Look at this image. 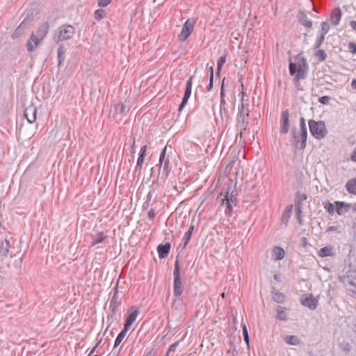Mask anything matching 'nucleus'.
Wrapping results in <instances>:
<instances>
[{
  "mask_svg": "<svg viewBox=\"0 0 356 356\" xmlns=\"http://www.w3.org/2000/svg\"><path fill=\"white\" fill-rule=\"evenodd\" d=\"M296 63L289 62V69L291 76H295V81L298 82L300 79H305L308 71V64L305 57L298 54L296 56Z\"/></svg>",
  "mask_w": 356,
  "mask_h": 356,
  "instance_id": "nucleus-1",
  "label": "nucleus"
},
{
  "mask_svg": "<svg viewBox=\"0 0 356 356\" xmlns=\"http://www.w3.org/2000/svg\"><path fill=\"white\" fill-rule=\"evenodd\" d=\"M309 127L312 136L316 139H322L327 134V131L323 121L310 120L309 121Z\"/></svg>",
  "mask_w": 356,
  "mask_h": 356,
  "instance_id": "nucleus-2",
  "label": "nucleus"
},
{
  "mask_svg": "<svg viewBox=\"0 0 356 356\" xmlns=\"http://www.w3.org/2000/svg\"><path fill=\"white\" fill-rule=\"evenodd\" d=\"M173 293L175 297L178 298L183 293V286L181 278V268L179 261L177 259L175 264L173 271Z\"/></svg>",
  "mask_w": 356,
  "mask_h": 356,
  "instance_id": "nucleus-3",
  "label": "nucleus"
},
{
  "mask_svg": "<svg viewBox=\"0 0 356 356\" xmlns=\"http://www.w3.org/2000/svg\"><path fill=\"white\" fill-rule=\"evenodd\" d=\"M75 33V29L72 25L63 24L58 29L55 33L54 40L58 42L70 39Z\"/></svg>",
  "mask_w": 356,
  "mask_h": 356,
  "instance_id": "nucleus-4",
  "label": "nucleus"
},
{
  "mask_svg": "<svg viewBox=\"0 0 356 356\" xmlns=\"http://www.w3.org/2000/svg\"><path fill=\"white\" fill-rule=\"evenodd\" d=\"M195 21L194 19H188L184 24L181 31L178 35V38L181 42H184L191 35L194 29Z\"/></svg>",
  "mask_w": 356,
  "mask_h": 356,
  "instance_id": "nucleus-5",
  "label": "nucleus"
},
{
  "mask_svg": "<svg viewBox=\"0 0 356 356\" xmlns=\"http://www.w3.org/2000/svg\"><path fill=\"white\" fill-rule=\"evenodd\" d=\"M42 40V38L35 35L34 32H32L30 38L26 42V48L28 51L33 52L35 51Z\"/></svg>",
  "mask_w": 356,
  "mask_h": 356,
  "instance_id": "nucleus-6",
  "label": "nucleus"
},
{
  "mask_svg": "<svg viewBox=\"0 0 356 356\" xmlns=\"http://www.w3.org/2000/svg\"><path fill=\"white\" fill-rule=\"evenodd\" d=\"M248 116H249V110L248 108L245 109L244 104H241V108L239 111L238 115V120L241 121V129L243 130L246 129V127L248 124Z\"/></svg>",
  "mask_w": 356,
  "mask_h": 356,
  "instance_id": "nucleus-7",
  "label": "nucleus"
},
{
  "mask_svg": "<svg viewBox=\"0 0 356 356\" xmlns=\"http://www.w3.org/2000/svg\"><path fill=\"white\" fill-rule=\"evenodd\" d=\"M37 108L33 104H30L24 110V115L29 123H33L36 120Z\"/></svg>",
  "mask_w": 356,
  "mask_h": 356,
  "instance_id": "nucleus-8",
  "label": "nucleus"
},
{
  "mask_svg": "<svg viewBox=\"0 0 356 356\" xmlns=\"http://www.w3.org/2000/svg\"><path fill=\"white\" fill-rule=\"evenodd\" d=\"M300 303L312 310H314L318 305V299L314 298L312 294L300 298Z\"/></svg>",
  "mask_w": 356,
  "mask_h": 356,
  "instance_id": "nucleus-9",
  "label": "nucleus"
},
{
  "mask_svg": "<svg viewBox=\"0 0 356 356\" xmlns=\"http://www.w3.org/2000/svg\"><path fill=\"white\" fill-rule=\"evenodd\" d=\"M139 314V310L138 309H136L134 311H132L127 317L125 318L124 324V329L125 330L129 331L133 323L136 321L138 316Z\"/></svg>",
  "mask_w": 356,
  "mask_h": 356,
  "instance_id": "nucleus-10",
  "label": "nucleus"
},
{
  "mask_svg": "<svg viewBox=\"0 0 356 356\" xmlns=\"http://www.w3.org/2000/svg\"><path fill=\"white\" fill-rule=\"evenodd\" d=\"M289 113L288 110L283 111L281 113V127L280 132L286 134L289 131Z\"/></svg>",
  "mask_w": 356,
  "mask_h": 356,
  "instance_id": "nucleus-11",
  "label": "nucleus"
},
{
  "mask_svg": "<svg viewBox=\"0 0 356 356\" xmlns=\"http://www.w3.org/2000/svg\"><path fill=\"white\" fill-rule=\"evenodd\" d=\"M146 152H147V145H143L140 149L139 156L137 159V163H136V169H135L136 172H139V173L140 172L143 163H144L145 156L146 155Z\"/></svg>",
  "mask_w": 356,
  "mask_h": 356,
  "instance_id": "nucleus-12",
  "label": "nucleus"
},
{
  "mask_svg": "<svg viewBox=\"0 0 356 356\" xmlns=\"http://www.w3.org/2000/svg\"><path fill=\"white\" fill-rule=\"evenodd\" d=\"M162 168V171L160 168L159 169L157 179L161 180L163 182H165L170 173L171 168L170 167V164L167 163H165V165H163Z\"/></svg>",
  "mask_w": 356,
  "mask_h": 356,
  "instance_id": "nucleus-13",
  "label": "nucleus"
},
{
  "mask_svg": "<svg viewBox=\"0 0 356 356\" xmlns=\"http://www.w3.org/2000/svg\"><path fill=\"white\" fill-rule=\"evenodd\" d=\"M336 212L338 215L341 216L351 207V204L345 202L335 201Z\"/></svg>",
  "mask_w": 356,
  "mask_h": 356,
  "instance_id": "nucleus-14",
  "label": "nucleus"
},
{
  "mask_svg": "<svg viewBox=\"0 0 356 356\" xmlns=\"http://www.w3.org/2000/svg\"><path fill=\"white\" fill-rule=\"evenodd\" d=\"M171 244L168 242L165 244H159L157 247V252L160 259L165 258L169 254Z\"/></svg>",
  "mask_w": 356,
  "mask_h": 356,
  "instance_id": "nucleus-15",
  "label": "nucleus"
},
{
  "mask_svg": "<svg viewBox=\"0 0 356 356\" xmlns=\"http://www.w3.org/2000/svg\"><path fill=\"white\" fill-rule=\"evenodd\" d=\"M49 22H44L38 26L36 33H35L44 40L49 31Z\"/></svg>",
  "mask_w": 356,
  "mask_h": 356,
  "instance_id": "nucleus-16",
  "label": "nucleus"
},
{
  "mask_svg": "<svg viewBox=\"0 0 356 356\" xmlns=\"http://www.w3.org/2000/svg\"><path fill=\"white\" fill-rule=\"evenodd\" d=\"M285 256L284 250L280 246H275L273 249L272 257L275 261H280L284 259Z\"/></svg>",
  "mask_w": 356,
  "mask_h": 356,
  "instance_id": "nucleus-17",
  "label": "nucleus"
},
{
  "mask_svg": "<svg viewBox=\"0 0 356 356\" xmlns=\"http://www.w3.org/2000/svg\"><path fill=\"white\" fill-rule=\"evenodd\" d=\"M29 25V22L26 20V19H24L20 24L18 26V27L15 29V32L13 34V38H16L21 35L24 33L25 30L27 29Z\"/></svg>",
  "mask_w": 356,
  "mask_h": 356,
  "instance_id": "nucleus-18",
  "label": "nucleus"
},
{
  "mask_svg": "<svg viewBox=\"0 0 356 356\" xmlns=\"http://www.w3.org/2000/svg\"><path fill=\"white\" fill-rule=\"evenodd\" d=\"M341 17V13L339 8H334L332 10L330 15V21L332 24L338 25Z\"/></svg>",
  "mask_w": 356,
  "mask_h": 356,
  "instance_id": "nucleus-19",
  "label": "nucleus"
},
{
  "mask_svg": "<svg viewBox=\"0 0 356 356\" xmlns=\"http://www.w3.org/2000/svg\"><path fill=\"white\" fill-rule=\"evenodd\" d=\"M346 189L349 194L356 195V177L352 178L347 181Z\"/></svg>",
  "mask_w": 356,
  "mask_h": 356,
  "instance_id": "nucleus-20",
  "label": "nucleus"
},
{
  "mask_svg": "<svg viewBox=\"0 0 356 356\" xmlns=\"http://www.w3.org/2000/svg\"><path fill=\"white\" fill-rule=\"evenodd\" d=\"M320 257H332L334 255L333 248L331 246H325L321 248L318 252Z\"/></svg>",
  "mask_w": 356,
  "mask_h": 356,
  "instance_id": "nucleus-21",
  "label": "nucleus"
},
{
  "mask_svg": "<svg viewBox=\"0 0 356 356\" xmlns=\"http://www.w3.org/2000/svg\"><path fill=\"white\" fill-rule=\"evenodd\" d=\"M299 22L302 25L307 28H311L312 26V22L308 19L307 15L304 12H300Z\"/></svg>",
  "mask_w": 356,
  "mask_h": 356,
  "instance_id": "nucleus-22",
  "label": "nucleus"
},
{
  "mask_svg": "<svg viewBox=\"0 0 356 356\" xmlns=\"http://www.w3.org/2000/svg\"><path fill=\"white\" fill-rule=\"evenodd\" d=\"M127 332V330H125V329L123 328V330L117 336L115 340L114 346L113 349V354H115V349L121 343L122 340L126 337Z\"/></svg>",
  "mask_w": 356,
  "mask_h": 356,
  "instance_id": "nucleus-23",
  "label": "nucleus"
},
{
  "mask_svg": "<svg viewBox=\"0 0 356 356\" xmlns=\"http://www.w3.org/2000/svg\"><path fill=\"white\" fill-rule=\"evenodd\" d=\"M106 238H107V236L104 235L103 232H99L97 236H92L90 245L94 246L98 243H102Z\"/></svg>",
  "mask_w": 356,
  "mask_h": 356,
  "instance_id": "nucleus-24",
  "label": "nucleus"
},
{
  "mask_svg": "<svg viewBox=\"0 0 356 356\" xmlns=\"http://www.w3.org/2000/svg\"><path fill=\"white\" fill-rule=\"evenodd\" d=\"M10 239H12V237L8 238V236H6L4 241H1V254L6 255L9 252Z\"/></svg>",
  "mask_w": 356,
  "mask_h": 356,
  "instance_id": "nucleus-25",
  "label": "nucleus"
},
{
  "mask_svg": "<svg viewBox=\"0 0 356 356\" xmlns=\"http://www.w3.org/2000/svg\"><path fill=\"white\" fill-rule=\"evenodd\" d=\"M115 113L123 115L125 113L126 106L121 102H118L113 105Z\"/></svg>",
  "mask_w": 356,
  "mask_h": 356,
  "instance_id": "nucleus-26",
  "label": "nucleus"
},
{
  "mask_svg": "<svg viewBox=\"0 0 356 356\" xmlns=\"http://www.w3.org/2000/svg\"><path fill=\"white\" fill-rule=\"evenodd\" d=\"M65 49L63 44H60L57 49V58L58 62V66L60 65L65 58Z\"/></svg>",
  "mask_w": 356,
  "mask_h": 356,
  "instance_id": "nucleus-27",
  "label": "nucleus"
},
{
  "mask_svg": "<svg viewBox=\"0 0 356 356\" xmlns=\"http://www.w3.org/2000/svg\"><path fill=\"white\" fill-rule=\"evenodd\" d=\"M276 318L281 321H286L287 319V314L284 308L280 306L277 307Z\"/></svg>",
  "mask_w": 356,
  "mask_h": 356,
  "instance_id": "nucleus-28",
  "label": "nucleus"
},
{
  "mask_svg": "<svg viewBox=\"0 0 356 356\" xmlns=\"http://www.w3.org/2000/svg\"><path fill=\"white\" fill-rule=\"evenodd\" d=\"M272 297L273 300L278 303H282L285 300V296L284 293L279 291H273Z\"/></svg>",
  "mask_w": 356,
  "mask_h": 356,
  "instance_id": "nucleus-29",
  "label": "nucleus"
},
{
  "mask_svg": "<svg viewBox=\"0 0 356 356\" xmlns=\"http://www.w3.org/2000/svg\"><path fill=\"white\" fill-rule=\"evenodd\" d=\"M117 291H115V293H114L113 296L112 297V299L111 300V302H110V305H109V309L111 311H112V312L114 314L116 310H117V308L119 305V303L117 301Z\"/></svg>",
  "mask_w": 356,
  "mask_h": 356,
  "instance_id": "nucleus-30",
  "label": "nucleus"
},
{
  "mask_svg": "<svg viewBox=\"0 0 356 356\" xmlns=\"http://www.w3.org/2000/svg\"><path fill=\"white\" fill-rule=\"evenodd\" d=\"M229 201L231 204L236 205V193L234 191L231 193L227 192V194L223 200V202Z\"/></svg>",
  "mask_w": 356,
  "mask_h": 356,
  "instance_id": "nucleus-31",
  "label": "nucleus"
},
{
  "mask_svg": "<svg viewBox=\"0 0 356 356\" xmlns=\"http://www.w3.org/2000/svg\"><path fill=\"white\" fill-rule=\"evenodd\" d=\"M192 85H193V76H191L186 81L185 92H184V97H186L188 98L191 97Z\"/></svg>",
  "mask_w": 356,
  "mask_h": 356,
  "instance_id": "nucleus-32",
  "label": "nucleus"
},
{
  "mask_svg": "<svg viewBox=\"0 0 356 356\" xmlns=\"http://www.w3.org/2000/svg\"><path fill=\"white\" fill-rule=\"evenodd\" d=\"M285 342L289 345H298L300 343V340L296 336L287 335L285 337Z\"/></svg>",
  "mask_w": 356,
  "mask_h": 356,
  "instance_id": "nucleus-33",
  "label": "nucleus"
},
{
  "mask_svg": "<svg viewBox=\"0 0 356 356\" xmlns=\"http://www.w3.org/2000/svg\"><path fill=\"white\" fill-rule=\"evenodd\" d=\"M315 57L317 58L318 61L322 62L324 61L327 58V54L322 49L317 50L315 54Z\"/></svg>",
  "mask_w": 356,
  "mask_h": 356,
  "instance_id": "nucleus-34",
  "label": "nucleus"
},
{
  "mask_svg": "<svg viewBox=\"0 0 356 356\" xmlns=\"http://www.w3.org/2000/svg\"><path fill=\"white\" fill-rule=\"evenodd\" d=\"M302 204L300 202H296L295 203V210L297 216V218L300 223H301V218H302Z\"/></svg>",
  "mask_w": 356,
  "mask_h": 356,
  "instance_id": "nucleus-35",
  "label": "nucleus"
},
{
  "mask_svg": "<svg viewBox=\"0 0 356 356\" xmlns=\"http://www.w3.org/2000/svg\"><path fill=\"white\" fill-rule=\"evenodd\" d=\"M106 16V12L103 9H97L95 12V19L96 20H101Z\"/></svg>",
  "mask_w": 356,
  "mask_h": 356,
  "instance_id": "nucleus-36",
  "label": "nucleus"
},
{
  "mask_svg": "<svg viewBox=\"0 0 356 356\" xmlns=\"http://www.w3.org/2000/svg\"><path fill=\"white\" fill-rule=\"evenodd\" d=\"M225 62H226V56H222L219 58V59L218 60V62H217V74H220L222 67L225 64Z\"/></svg>",
  "mask_w": 356,
  "mask_h": 356,
  "instance_id": "nucleus-37",
  "label": "nucleus"
},
{
  "mask_svg": "<svg viewBox=\"0 0 356 356\" xmlns=\"http://www.w3.org/2000/svg\"><path fill=\"white\" fill-rule=\"evenodd\" d=\"M210 71L209 83L207 87L208 91L211 90L213 86V67L212 66L210 67Z\"/></svg>",
  "mask_w": 356,
  "mask_h": 356,
  "instance_id": "nucleus-38",
  "label": "nucleus"
},
{
  "mask_svg": "<svg viewBox=\"0 0 356 356\" xmlns=\"http://www.w3.org/2000/svg\"><path fill=\"white\" fill-rule=\"evenodd\" d=\"M325 40V36L323 35H319L314 43V49H317L321 46V44L323 43Z\"/></svg>",
  "mask_w": 356,
  "mask_h": 356,
  "instance_id": "nucleus-39",
  "label": "nucleus"
},
{
  "mask_svg": "<svg viewBox=\"0 0 356 356\" xmlns=\"http://www.w3.org/2000/svg\"><path fill=\"white\" fill-rule=\"evenodd\" d=\"M324 207L327 210V211L328 212V213L330 215L334 214V205L330 202L327 201L325 204Z\"/></svg>",
  "mask_w": 356,
  "mask_h": 356,
  "instance_id": "nucleus-40",
  "label": "nucleus"
},
{
  "mask_svg": "<svg viewBox=\"0 0 356 356\" xmlns=\"http://www.w3.org/2000/svg\"><path fill=\"white\" fill-rule=\"evenodd\" d=\"M321 31L322 33L321 35H323L324 36L328 33L330 26L327 22H323L321 24Z\"/></svg>",
  "mask_w": 356,
  "mask_h": 356,
  "instance_id": "nucleus-41",
  "label": "nucleus"
},
{
  "mask_svg": "<svg viewBox=\"0 0 356 356\" xmlns=\"http://www.w3.org/2000/svg\"><path fill=\"white\" fill-rule=\"evenodd\" d=\"M243 335L244 341L248 346L249 342H250V339H249V334H248V329H247L245 324L243 325Z\"/></svg>",
  "mask_w": 356,
  "mask_h": 356,
  "instance_id": "nucleus-42",
  "label": "nucleus"
},
{
  "mask_svg": "<svg viewBox=\"0 0 356 356\" xmlns=\"http://www.w3.org/2000/svg\"><path fill=\"white\" fill-rule=\"evenodd\" d=\"M226 209L225 210V213L226 215L231 214L233 209V204H231L229 201L225 202Z\"/></svg>",
  "mask_w": 356,
  "mask_h": 356,
  "instance_id": "nucleus-43",
  "label": "nucleus"
},
{
  "mask_svg": "<svg viewBox=\"0 0 356 356\" xmlns=\"http://www.w3.org/2000/svg\"><path fill=\"white\" fill-rule=\"evenodd\" d=\"M191 235L190 233H185L184 236V244H183V248H185L186 247V245H188L190 239H191Z\"/></svg>",
  "mask_w": 356,
  "mask_h": 356,
  "instance_id": "nucleus-44",
  "label": "nucleus"
},
{
  "mask_svg": "<svg viewBox=\"0 0 356 356\" xmlns=\"http://www.w3.org/2000/svg\"><path fill=\"white\" fill-rule=\"evenodd\" d=\"M152 194L151 192L148 193L147 195V199L145 200V202L143 203V207L144 209H147L148 207H149V204L152 200Z\"/></svg>",
  "mask_w": 356,
  "mask_h": 356,
  "instance_id": "nucleus-45",
  "label": "nucleus"
},
{
  "mask_svg": "<svg viewBox=\"0 0 356 356\" xmlns=\"http://www.w3.org/2000/svg\"><path fill=\"white\" fill-rule=\"evenodd\" d=\"M179 343H180V341H177L175 343H173L172 344H171L168 349V353L175 352L176 350V348H177V346L179 345Z\"/></svg>",
  "mask_w": 356,
  "mask_h": 356,
  "instance_id": "nucleus-46",
  "label": "nucleus"
},
{
  "mask_svg": "<svg viewBox=\"0 0 356 356\" xmlns=\"http://www.w3.org/2000/svg\"><path fill=\"white\" fill-rule=\"evenodd\" d=\"M330 97L329 96H323L318 99V102L322 104H327L330 102Z\"/></svg>",
  "mask_w": 356,
  "mask_h": 356,
  "instance_id": "nucleus-47",
  "label": "nucleus"
},
{
  "mask_svg": "<svg viewBox=\"0 0 356 356\" xmlns=\"http://www.w3.org/2000/svg\"><path fill=\"white\" fill-rule=\"evenodd\" d=\"M188 97H183L182 98V101L179 106V111H181L184 108V106L186 105L187 102H188Z\"/></svg>",
  "mask_w": 356,
  "mask_h": 356,
  "instance_id": "nucleus-48",
  "label": "nucleus"
},
{
  "mask_svg": "<svg viewBox=\"0 0 356 356\" xmlns=\"http://www.w3.org/2000/svg\"><path fill=\"white\" fill-rule=\"evenodd\" d=\"M300 139H302V140L307 138V129H300Z\"/></svg>",
  "mask_w": 356,
  "mask_h": 356,
  "instance_id": "nucleus-49",
  "label": "nucleus"
},
{
  "mask_svg": "<svg viewBox=\"0 0 356 356\" xmlns=\"http://www.w3.org/2000/svg\"><path fill=\"white\" fill-rule=\"evenodd\" d=\"M348 47L350 52L352 54H356V44L354 42H349Z\"/></svg>",
  "mask_w": 356,
  "mask_h": 356,
  "instance_id": "nucleus-50",
  "label": "nucleus"
},
{
  "mask_svg": "<svg viewBox=\"0 0 356 356\" xmlns=\"http://www.w3.org/2000/svg\"><path fill=\"white\" fill-rule=\"evenodd\" d=\"M97 1H98V5L100 7H106L111 2V0H97Z\"/></svg>",
  "mask_w": 356,
  "mask_h": 356,
  "instance_id": "nucleus-51",
  "label": "nucleus"
},
{
  "mask_svg": "<svg viewBox=\"0 0 356 356\" xmlns=\"http://www.w3.org/2000/svg\"><path fill=\"white\" fill-rule=\"evenodd\" d=\"M156 216V213L154 209H151L148 211V218L151 220H153Z\"/></svg>",
  "mask_w": 356,
  "mask_h": 356,
  "instance_id": "nucleus-52",
  "label": "nucleus"
},
{
  "mask_svg": "<svg viewBox=\"0 0 356 356\" xmlns=\"http://www.w3.org/2000/svg\"><path fill=\"white\" fill-rule=\"evenodd\" d=\"M307 198V195L305 193L298 194V202H302V201L306 200Z\"/></svg>",
  "mask_w": 356,
  "mask_h": 356,
  "instance_id": "nucleus-53",
  "label": "nucleus"
},
{
  "mask_svg": "<svg viewBox=\"0 0 356 356\" xmlns=\"http://www.w3.org/2000/svg\"><path fill=\"white\" fill-rule=\"evenodd\" d=\"M224 81H225V78L222 79V85H221V88H220V99H225V90H224Z\"/></svg>",
  "mask_w": 356,
  "mask_h": 356,
  "instance_id": "nucleus-54",
  "label": "nucleus"
},
{
  "mask_svg": "<svg viewBox=\"0 0 356 356\" xmlns=\"http://www.w3.org/2000/svg\"><path fill=\"white\" fill-rule=\"evenodd\" d=\"M167 157H168V156H166L160 155V156H159V168H160V170H161V168H162V163L163 162V161H164L165 159H166V158H167Z\"/></svg>",
  "mask_w": 356,
  "mask_h": 356,
  "instance_id": "nucleus-55",
  "label": "nucleus"
},
{
  "mask_svg": "<svg viewBox=\"0 0 356 356\" xmlns=\"http://www.w3.org/2000/svg\"><path fill=\"white\" fill-rule=\"evenodd\" d=\"M300 129H307L304 118L300 119Z\"/></svg>",
  "mask_w": 356,
  "mask_h": 356,
  "instance_id": "nucleus-56",
  "label": "nucleus"
},
{
  "mask_svg": "<svg viewBox=\"0 0 356 356\" xmlns=\"http://www.w3.org/2000/svg\"><path fill=\"white\" fill-rule=\"evenodd\" d=\"M350 159H351V161L356 162V147L353 151V152L350 155Z\"/></svg>",
  "mask_w": 356,
  "mask_h": 356,
  "instance_id": "nucleus-57",
  "label": "nucleus"
},
{
  "mask_svg": "<svg viewBox=\"0 0 356 356\" xmlns=\"http://www.w3.org/2000/svg\"><path fill=\"white\" fill-rule=\"evenodd\" d=\"M234 161H230L226 165L225 170H230L232 168V165L234 164Z\"/></svg>",
  "mask_w": 356,
  "mask_h": 356,
  "instance_id": "nucleus-58",
  "label": "nucleus"
},
{
  "mask_svg": "<svg viewBox=\"0 0 356 356\" xmlns=\"http://www.w3.org/2000/svg\"><path fill=\"white\" fill-rule=\"evenodd\" d=\"M306 142H307V139H301V143H300V149H305V147H306Z\"/></svg>",
  "mask_w": 356,
  "mask_h": 356,
  "instance_id": "nucleus-59",
  "label": "nucleus"
},
{
  "mask_svg": "<svg viewBox=\"0 0 356 356\" xmlns=\"http://www.w3.org/2000/svg\"><path fill=\"white\" fill-rule=\"evenodd\" d=\"M225 99H220V111H222V108L225 107Z\"/></svg>",
  "mask_w": 356,
  "mask_h": 356,
  "instance_id": "nucleus-60",
  "label": "nucleus"
},
{
  "mask_svg": "<svg viewBox=\"0 0 356 356\" xmlns=\"http://www.w3.org/2000/svg\"><path fill=\"white\" fill-rule=\"evenodd\" d=\"M350 25L353 30L356 31V21H351L350 22Z\"/></svg>",
  "mask_w": 356,
  "mask_h": 356,
  "instance_id": "nucleus-61",
  "label": "nucleus"
},
{
  "mask_svg": "<svg viewBox=\"0 0 356 356\" xmlns=\"http://www.w3.org/2000/svg\"><path fill=\"white\" fill-rule=\"evenodd\" d=\"M193 230H194V225H191L189 227V228H188V231L186 232V233H190L191 234H192Z\"/></svg>",
  "mask_w": 356,
  "mask_h": 356,
  "instance_id": "nucleus-62",
  "label": "nucleus"
},
{
  "mask_svg": "<svg viewBox=\"0 0 356 356\" xmlns=\"http://www.w3.org/2000/svg\"><path fill=\"white\" fill-rule=\"evenodd\" d=\"M351 86L353 89L356 90V79H353L351 82Z\"/></svg>",
  "mask_w": 356,
  "mask_h": 356,
  "instance_id": "nucleus-63",
  "label": "nucleus"
},
{
  "mask_svg": "<svg viewBox=\"0 0 356 356\" xmlns=\"http://www.w3.org/2000/svg\"><path fill=\"white\" fill-rule=\"evenodd\" d=\"M166 150H167V146H165L161 151L160 155L166 156Z\"/></svg>",
  "mask_w": 356,
  "mask_h": 356,
  "instance_id": "nucleus-64",
  "label": "nucleus"
}]
</instances>
